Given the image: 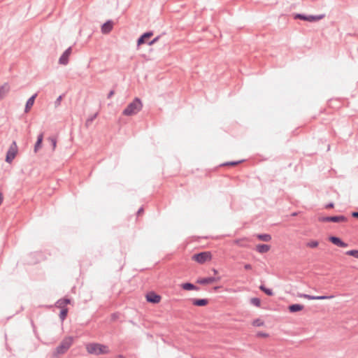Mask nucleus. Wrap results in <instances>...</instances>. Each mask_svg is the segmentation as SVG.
<instances>
[{"label":"nucleus","mask_w":358,"mask_h":358,"mask_svg":"<svg viewBox=\"0 0 358 358\" xmlns=\"http://www.w3.org/2000/svg\"><path fill=\"white\" fill-rule=\"evenodd\" d=\"M86 349L89 354L94 355H105L110 352L109 348L107 345L98 343L87 344Z\"/></svg>","instance_id":"f257e3e1"},{"label":"nucleus","mask_w":358,"mask_h":358,"mask_svg":"<svg viewBox=\"0 0 358 358\" xmlns=\"http://www.w3.org/2000/svg\"><path fill=\"white\" fill-rule=\"evenodd\" d=\"M72 337H66L64 338L60 344L56 348L55 352H53V357H57L59 355H63L66 353L72 345Z\"/></svg>","instance_id":"f03ea898"},{"label":"nucleus","mask_w":358,"mask_h":358,"mask_svg":"<svg viewBox=\"0 0 358 358\" xmlns=\"http://www.w3.org/2000/svg\"><path fill=\"white\" fill-rule=\"evenodd\" d=\"M211 259V255L208 252H201L199 253L194 254L192 256V259L197 262L199 264H203L206 261Z\"/></svg>","instance_id":"7ed1b4c3"},{"label":"nucleus","mask_w":358,"mask_h":358,"mask_svg":"<svg viewBox=\"0 0 358 358\" xmlns=\"http://www.w3.org/2000/svg\"><path fill=\"white\" fill-rule=\"evenodd\" d=\"M17 151V147L15 141H13L11 145H10V148L7 151L6 156V162L8 163L12 162V161L14 159Z\"/></svg>","instance_id":"20e7f679"},{"label":"nucleus","mask_w":358,"mask_h":358,"mask_svg":"<svg viewBox=\"0 0 358 358\" xmlns=\"http://www.w3.org/2000/svg\"><path fill=\"white\" fill-rule=\"evenodd\" d=\"M319 221L322 222H345L347 218L344 215H335V216H326L319 217Z\"/></svg>","instance_id":"39448f33"},{"label":"nucleus","mask_w":358,"mask_h":358,"mask_svg":"<svg viewBox=\"0 0 358 358\" xmlns=\"http://www.w3.org/2000/svg\"><path fill=\"white\" fill-rule=\"evenodd\" d=\"M143 104L141 100L136 98L131 103H129L127 108L124 112H134L135 110H141L142 109Z\"/></svg>","instance_id":"423d86ee"},{"label":"nucleus","mask_w":358,"mask_h":358,"mask_svg":"<svg viewBox=\"0 0 358 358\" xmlns=\"http://www.w3.org/2000/svg\"><path fill=\"white\" fill-rule=\"evenodd\" d=\"M161 296L155 292H150L146 294V300L148 302L157 303L160 301Z\"/></svg>","instance_id":"0eeeda50"},{"label":"nucleus","mask_w":358,"mask_h":358,"mask_svg":"<svg viewBox=\"0 0 358 358\" xmlns=\"http://www.w3.org/2000/svg\"><path fill=\"white\" fill-rule=\"evenodd\" d=\"M329 240L333 244H334L338 247H341V248H346L348 245V243H345L340 238H338L337 236H331L329 238Z\"/></svg>","instance_id":"6e6552de"},{"label":"nucleus","mask_w":358,"mask_h":358,"mask_svg":"<svg viewBox=\"0 0 358 358\" xmlns=\"http://www.w3.org/2000/svg\"><path fill=\"white\" fill-rule=\"evenodd\" d=\"M71 53V48H69L60 57L59 62L60 64L66 65L69 62V58Z\"/></svg>","instance_id":"1a4fd4ad"},{"label":"nucleus","mask_w":358,"mask_h":358,"mask_svg":"<svg viewBox=\"0 0 358 358\" xmlns=\"http://www.w3.org/2000/svg\"><path fill=\"white\" fill-rule=\"evenodd\" d=\"M220 280V278H215V277H208V278H199L196 280V282L201 285H206L213 283L215 281H217Z\"/></svg>","instance_id":"9d476101"},{"label":"nucleus","mask_w":358,"mask_h":358,"mask_svg":"<svg viewBox=\"0 0 358 358\" xmlns=\"http://www.w3.org/2000/svg\"><path fill=\"white\" fill-rule=\"evenodd\" d=\"M153 35L152 32H147L143 34L138 40L137 45H141L144 44Z\"/></svg>","instance_id":"9b49d317"},{"label":"nucleus","mask_w":358,"mask_h":358,"mask_svg":"<svg viewBox=\"0 0 358 358\" xmlns=\"http://www.w3.org/2000/svg\"><path fill=\"white\" fill-rule=\"evenodd\" d=\"M70 299L67 298L60 299L56 302L55 306L60 309L66 308V306L70 303Z\"/></svg>","instance_id":"f8f14e48"},{"label":"nucleus","mask_w":358,"mask_h":358,"mask_svg":"<svg viewBox=\"0 0 358 358\" xmlns=\"http://www.w3.org/2000/svg\"><path fill=\"white\" fill-rule=\"evenodd\" d=\"M303 309V306L299 303H294L289 305L288 307V310L290 313H296Z\"/></svg>","instance_id":"ddd939ff"},{"label":"nucleus","mask_w":358,"mask_h":358,"mask_svg":"<svg viewBox=\"0 0 358 358\" xmlns=\"http://www.w3.org/2000/svg\"><path fill=\"white\" fill-rule=\"evenodd\" d=\"M208 303V299H193L192 303L196 306H204L207 305Z\"/></svg>","instance_id":"4468645a"},{"label":"nucleus","mask_w":358,"mask_h":358,"mask_svg":"<svg viewBox=\"0 0 358 358\" xmlns=\"http://www.w3.org/2000/svg\"><path fill=\"white\" fill-rule=\"evenodd\" d=\"M113 22L110 21H108L106 23H104L101 27V31L103 34H108L109 33L112 29H113Z\"/></svg>","instance_id":"2eb2a0df"},{"label":"nucleus","mask_w":358,"mask_h":358,"mask_svg":"<svg viewBox=\"0 0 358 358\" xmlns=\"http://www.w3.org/2000/svg\"><path fill=\"white\" fill-rule=\"evenodd\" d=\"M10 87L7 83H5L0 87V100L3 99L9 92Z\"/></svg>","instance_id":"dca6fc26"},{"label":"nucleus","mask_w":358,"mask_h":358,"mask_svg":"<svg viewBox=\"0 0 358 358\" xmlns=\"http://www.w3.org/2000/svg\"><path fill=\"white\" fill-rule=\"evenodd\" d=\"M270 248L269 245L259 244L256 246V250L259 253H265L270 250Z\"/></svg>","instance_id":"f3484780"},{"label":"nucleus","mask_w":358,"mask_h":358,"mask_svg":"<svg viewBox=\"0 0 358 358\" xmlns=\"http://www.w3.org/2000/svg\"><path fill=\"white\" fill-rule=\"evenodd\" d=\"M181 287L185 290H199V287L191 282H185L181 285Z\"/></svg>","instance_id":"a211bd4d"},{"label":"nucleus","mask_w":358,"mask_h":358,"mask_svg":"<svg viewBox=\"0 0 358 358\" xmlns=\"http://www.w3.org/2000/svg\"><path fill=\"white\" fill-rule=\"evenodd\" d=\"M36 96H37V94H35L28 99V101H27L26 106H25L26 111H29L31 109V108L34 103V101H35Z\"/></svg>","instance_id":"6ab92c4d"},{"label":"nucleus","mask_w":358,"mask_h":358,"mask_svg":"<svg viewBox=\"0 0 358 358\" xmlns=\"http://www.w3.org/2000/svg\"><path fill=\"white\" fill-rule=\"evenodd\" d=\"M43 134H40L37 137V141L34 145V152H36L38 150L41 148V143L43 141Z\"/></svg>","instance_id":"aec40b11"},{"label":"nucleus","mask_w":358,"mask_h":358,"mask_svg":"<svg viewBox=\"0 0 358 358\" xmlns=\"http://www.w3.org/2000/svg\"><path fill=\"white\" fill-rule=\"evenodd\" d=\"M257 238L264 242H268L271 240V236L268 234H261L257 235Z\"/></svg>","instance_id":"412c9836"},{"label":"nucleus","mask_w":358,"mask_h":358,"mask_svg":"<svg viewBox=\"0 0 358 358\" xmlns=\"http://www.w3.org/2000/svg\"><path fill=\"white\" fill-rule=\"evenodd\" d=\"M324 17V15H317V16L310 15V16H308L307 17H304V20L309 21V22L317 21V20L322 19Z\"/></svg>","instance_id":"4be33fe9"},{"label":"nucleus","mask_w":358,"mask_h":358,"mask_svg":"<svg viewBox=\"0 0 358 358\" xmlns=\"http://www.w3.org/2000/svg\"><path fill=\"white\" fill-rule=\"evenodd\" d=\"M259 289L264 292L268 296H273V292L271 289L266 287L264 285L259 286Z\"/></svg>","instance_id":"5701e85b"},{"label":"nucleus","mask_w":358,"mask_h":358,"mask_svg":"<svg viewBox=\"0 0 358 358\" xmlns=\"http://www.w3.org/2000/svg\"><path fill=\"white\" fill-rule=\"evenodd\" d=\"M96 115L97 113H94L86 120L85 125L87 127H89L91 125L94 120L96 117Z\"/></svg>","instance_id":"b1692460"},{"label":"nucleus","mask_w":358,"mask_h":358,"mask_svg":"<svg viewBox=\"0 0 358 358\" xmlns=\"http://www.w3.org/2000/svg\"><path fill=\"white\" fill-rule=\"evenodd\" d=\"M346 255L354 257L358 259V250H350L345 252Z\"/></svg>","instance_id":"393cba45"},{"label":"nucleus","mask_w":358,"mask_h":358,"mask_svg":"<svg viewBox=\"0 0 358 358\" xmlns=\"http://www.w3.org/2000/svg\"><path fill=\"white\" fill-rule=\"evenodd\" d=\"M68 313V308H62L61 309L60 313H59V318L62 321H64L65 318L67 316Z\"/></svg>","instance_id":"a878e982"},{"label":"nucleus","mask_w":358,"mask_h":358,"mask_svg":"<svg viewBox=\"0 0 358 358\" xmlns=\"http://www.w3.org/2000/svg\"><path fill=\"white\" fill-rule=\"evenodd\" d=\"M250 303L256 307H259L261 305V301L259 298L254 297L250 299Z\"/></svg>","instance_id":"bb28decb"},{"label":"nucleus","mask_w":358,"mask_h":358,"mask_svg":"<svg viewBox=\"0 0 358 358\" xmlns=\"http://www.w3.org/2000/svg\"><path fill=\"white\" fill-rule=\"evenodd\" d=\"M315 300H324V299H329L334 298L333 295H321V296H315Z\"/></svg>","instance_id":"cd10ccee"},{"label":"nucleus","mask_w":358,"mask_h":358,"mask_svg":"<svg viewBox=\"0 0 358 358\" xmlns=\"http://www.w3.org/2000/svg\"><path fill=\"white\" fill-rule=\"evenodd\" d=\"M252 325L255 327H261L264 325V322L260 319H255L252 322Z\"/></svg>","instance_id":"c85d7f7f"},{"label":"nucleus","mask_w":358,"mask_h":358,"mask_svg":"<svg viewBox=\"0 0 358 358\" xmlns=\"http://www.w3.org/2000/svg\"><path fill=\"white\" fill-rule=\"evenodd\" d=\"M243 161H231L222 164L221 166H235L242 162Z\"/></svg>","instance_id":"c756f323"},{"label":"nucleus","mask_w":358,"mask_h":358,"mask_svg":"<svg viewBox=\"0 0 358 358\" xmlns=\"http://www.w3.org/2000/svg\"><path fill=\"white\" fill-rule=\"evenodd\" d=\"M299 296L301 297V298L307 299L309 300H315V296L307 294H299Z\"/></svg>","instance_id":"7c9ffc66"},{"label":"nucleus","mask_w":358,"mask_h":358,"mask_svg":"<svg viewBox=\"0 0 358 358\" xmlns=\"http://www.w3.org/2000/svg\"><path fill=\"white\" fill-rule=\"evenodd\" d=\"M319 243L317 241H312L307 243V246L311 248H316L318 245Z\"/></svg>","instance_id":"2f4dec72"},{"label":"nucleus","mask_w":358,"mask_h":358,"mask_svg":"<svg viewBox=\"0 0 358 358\" xmlns=\"http://www.w3.org/2000/svg\"><path fill=\"white\" fill-rule=\"evenodd\" d=\"M50 140L51 143L52 145L53 149H55V147H56V144H57L56 139L55 138H50Z\"/></svg>","instance_id":"473e14b6"},{"label":"nucleus","mask_w":358,"mask_h":358,"mask_svg":"<svg viewBox=\"0 0 358 358\" xmlns=\"http://www.w3.org/2000/svg\"><path fill=\"white\" fill-rule=\"evenodd\" d=\"M334 203L331 202V203H329L328 204H327L325 208H331L334 207Z\"/></svg>","instance_id":"72a5a7b5"},{"label":"nucleus","mask_w":358,"mask_h":358,"mask_svg":"<svg viewBox=\"0 0 358 358\" xmlns=\"http://www.w3.org/2000/svg\"><path fill=\"white\" fill-rule=\"evenodd\" d=\"M244 268L246 270H250V269H252V266L250 264H245Z\"/></svg>","instance_id":"f704fd0d"},{"label":"nucleus","mask_w":358,"mask_h":358,"mask_svg":"<svg viewBox=\"0 0 358 358\" xmlns=\"http://www.w3.org/2000/svg\"><path fill=\"white\" fill-rule=\"evenodd\" d=\"M352 216L355 218H358V212H352Z\"/></svg>","instance_id":"c9c22d12"},{"label":"nucleus","mask_w":358,"mask_h":358,"mask_svg":"<svg viewBox=\"0 0 358 358\" xmlns=\"http://www.w3.org/2000/svg\"><path fill=\"white\" fill-rule=\"evenodd\" d=\"M157 40H158V38H154L151 42H150V43H149V44H150V45H153L154 43H155L157 41Z\"/></svg>","instance_id":"e433bc0d"},{"label":"nucleus","mask_w":358,"mask_h":358,"mask_svg":"<svg viewBox=\"0 0 358 358\" xmlns=\"http://www.w3.org/2000/svg\"><path fill=\"white\" fill-rule=\"evenodd\" d=\"M143 212V208L141 207L140 208L138 211H137V215H140L141 213H142Z\"/></svg>","instance_id":"4c0bfd02"},{"label":"nucleus","mask_w":358,"mask_h":358,"mask_svg":"<svg viewBox=\"0 0 358 358\" xmlns=\"http://www.w3.org/2000/svg\"><path fill=\"white\" fill-rule=\"evenodd\" d=\"M297 17L301 19V20H304V17H307L306 16H303V15H297Z\"/></svg>","instance_id":"58836bf2"},{"label":"nucleus","mask_w":358,"mask_h":358,"mask_svg":"<svg viewBox=\"0 0 358 358\" xmlns=\"http://www.w3.org/2000/svg\"><path fill=\"white\" fill-rule=\"evenodd\" d=\"M114 94V92L113 91H111L109 94H108V97H110L111 96H113V94Z\"/></svg>","instance_id":"ea45409f"},{"label":"nucleus","mask_w":358,"mask_h":358,"mask_svg":"<svg viewBox=\"0 0 358 358\" xmlns=\"http://www.w3.org/2000/svg\"><path fill=\"white\" fill-rule=\"evenodd\" d=\"M260 335L262 336H268V334H266L265 333L261 334Z\"/></svg>","instance_id":"a19ab883"},{"label":"nucleus","mask_w":358,"mask_h":358,"mask_svg":"<svg viewBox=\"0 0 358 358\" xmlns=\"http://www.w3.org/2000/svg\"><path fill=\"white\" fill-rule=\"evenodd\" d=\"M117 358H124V357L122 355H119Z\"/></svg>","instance_id":"79ce46f5"},{"label":"nucleus","mask_w":358,"mask_h":358,"mask_svg":"<svg viewBox=\"0 0 358 358\" xmlns=\"http://www.w3.org/2000/svg\"><path fill=\"white\" fill-rule=\"evenodd\" d=\"M213 273H214L215 274H216V273H217V270L214 268V269H213Z\"/></svg>","instance_id":"37998d69"},{"label":"nucleus","mask_w":358,"mask_h":358,"mask_svg":"<svg viewBox=\"0 0 358 358\" xmlns=\"http://www.w3.org/2000/svg\"><path fill=\"white\" fill-rule=\"evenodd\" d=\"M124 114H125V115H131L132 113H124Z\"/></svg>","instance_id":"c03bdc74"},{"label":"nucleus","mask_w":358,"mask_h":358,"mask_svg":"<svg viewBox=\"0 0 358 358\" xmlns=\"http://www.w3.org/2000/svg\"><path fill=\"white\" fill-rule=\"evenodd\" d=\"M218 288H219V287H214V289H215V290H217Z\"/></svg>","instance_id":"a18cd8bd"}]
</instances>
